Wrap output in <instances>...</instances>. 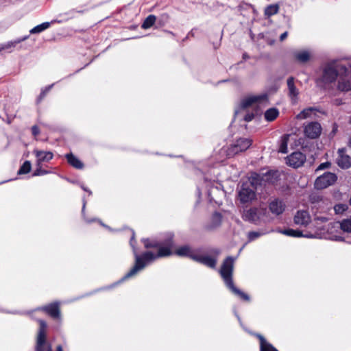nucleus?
Returning a JSON list of instances; mask_svg holds the SVG:
<instances>
[{"label": "nucleus", "instance_id": "1", "mask_svg": "<svg viewBox=\"0 0 351 351\" xmlns=\"http://www.w3.org/2000/svg\"><path fill=\"white\" fill-rule=\"evenodd\" d=\"M328 221V219L324 217H316L315 218V224L317 228V230L315 233H307L305 234H302V231L295 230L292 229L285 230L282 232V234L293 237H304L307 238H326L335 241H341L342 238L340 236L333 234L334 229L339 228L338 223H331L327 225V230L325 231L324 228H319L318 226L320 223H325Z\"/></svg>", "mask_w": 351, "mask_h": 351}, {"label": "nucleus", "instance_id": "2", "mask_svg": "<svg viewBox=\"0 0 351 351\" xmlns=\"http://www.w3.org/2000/svg\"><path fill=\"white\" fill-rule=\"evenodd\" d=\"M135 254V265L133 268L125 276L124 278H128L136 275L139 271L143 269L147 264L152 262L156 258L167 256L171 254V244H168L166 247H160L158 253L154 254L152 252H147L142 256L137 255L136 252L134 250Z\"/></svg>", "mask_w": 351, "mask_h": 351}, {"label": "nucleus", "instance_id": "3", "mask_svg": "<svg viewBox=\"0 0 351 351\" xmlns=\"http://www.w3.org/2000/svg\"><path fill=\"white\" fill-rule=\"evenodd\" d=\"M234 259L232 257H228L222 264L220 269V274L223 279L226 286L236 295L241 299L248 301L249 296L245 293L237 289L232 282V276L233 272Z\"/></svg>", "mask_w": 351, "mask_h": 351}, {"label": "nucleus", "instance_id": "4", "mask_svg": "<svg viewBox=\"0 0 351 351\" xmlns=\"http://www.w3.org/2000/svg\"><path fill=\"white\" fill-rule=\"evenodd\" d=\"M175 254L179 256H189L193 260L211 268H214L217 263L215 259L208 256H203L194 252L186 245L178 247L175 250Z\"/></svg>", "mask_w": 351, "mask_h": 351}, {"label": "nucleus", "instance_id": "5", "mask_svg": "<svg viewBox=\"0 0 351 351\" xmlns=\"http://www.w3.org/2000/svg\"><path fill=\"white\" fill-rule=\"evenodd\" d=\"M259 176L256 173H253L249 178L251 186L247 182L243 184L239 192V197L241 202L245 203L254 199L255 197L254 189L259 183Z\"/></svg>", "mask_w": 351, "mask_h": 351}, {"label": "nucleus", "instance_id": "6", "mask_svg": "<svg viewBox=\"0 0 351 351\" xmlns=\"http://www.w3.org/2000/svg\"><path fill=\"white\" fill-rule=\"evenodd\" d=\"M346 71V68L337 61L326 64L323 70L322 80L326 83L334 82L338 75Z\"/></svg>", "mask_w": 351, "mask_h": 351}, {"label": "nucleus", "instance_id": "7", "mask_svg": "<svg viewBox=\"0 0 351 351\" xmlns=\"http://www.w3.org/2000/svg\"><path fill=\"white\" fill-rule=\"evenodd\" d=\"M40 328L36 337V351H51V345L47 340V324L44 321L39 322Z\"/></svg>", "mask_w": 351, "mask_h": 351}, {"label": "nucleus", "instance_id": "8", "mask_svg": "<svg viewBox=\"0 0 351 351\" xmlns=\"http://www.w3.org/2000/svg\"><path fill=\"white\" fill-rule=\"evenodd\" d=\"M336 174L327 172L317 178L315 181V188L319 190L324 189L332 185L337 181Z\"/></svg>", "mask_w": 351, "mask_h": 351}, {"label": "nucleus", "instance_id": "9", "mask_svg": "<svg viewBox=\"0 0 351 351\" xmlns=\"http://www.w3.org/2000/svg\"><path fill=\"white\" fill-rule=\"evenodd\" d=\"M252 145V141L249 138H240L236 141L228 149V155L233 156L239 152L245 151Z\"/></svg>", "mask_w": 351, "mask_h": 351}, {"label": "nucleus", "instance_id": "10", "mask_svg": "<svg viewBox=\"0 0 351 351\" xmlns=\"http://www.w3.org/2000/svg\"><path fill=\"white\" fill-rule=\"evenodd\" d=\"M304 132L306 137L309 138H316L322 133V127L317 122L308 123L304 127Z\"/></svg>", "mask_w": 351, "mask_h": 351}, {"label": "nucleus", "instance_id": "11", "mask_svg": "<svg viewBox=\"0 0 351 351\" xmlns=\"http://www.w3.org/2000/svg\"><path fill=\"white\" fill-rule=\"evenodd\" d=\"M267 96L265 94L258 95H250L245 98L242 101V106L244 108L254 105H260L267 103Z\"/></svg>", "mask_w": 351, "mask_h": 351}, {"label": "nucleus", "instance_id": "12", "mask_svg": "<svg viewBox=\"0 0 351 351\" xmlns=\"http://www.w3.org/2000/svg\"><path fill=\"white\" fill-rule=\"evenodd\" d=\"M306 161V156L300 152H293L287 157V164L293 168L301 167Z\"/></svg>", "mask_w": 351, "mask_h": 351}, {"label": "nucleus", "instance_id": "13", "mask_svg": "<svg viewBox=\"0 0 351 351\" xmlns=\"http://www.w3.org/2000/svg\"><path fill=\"white\" fill-rule=\"evenodd\" d=\"M265 210L264 209L252 208L244 212L243 218L247 221L256 222L261 219V215L265 214Z\"/></svg>", "mask_w": 351, "mask_h": 351}, {"label": "nucleus", "instance_id": "14", "mask_svg": "<svg viewBox=\"0 0 351 351\" xmlns=\"http://www.w3.org/2000/svg\"><path fill=\"white\" fill-rule=\"evenodd\" d=\"M311 221V215L306 210H298L294 217V222L298 225L306 226Z\"/></svg>", "mask_w": 351, "mask_h": 351}, {"label": "nucleus", "instance_id": "15", "mask_svg": "<svg viewBox=\"0 0 351 351\" xmlns=\"http://www.w3.org/2000/svg\"><path fill=\"white\" fill-rule=\"evenodd\" d=\"M296 141V136L294 134H286L280 140L279 152L285 154L288 152V145L292 146V143Z\"/></svg>", "mask_w": 351, "mask_h": 351}, {"label": "nucleus", "instance_id": "16", "mask_svg": "<svg viewBox=\"0 0 351 351\" xmlns=\"http://www.w3.org/2000/svg\"><path fill=\"white\" fill-rule=\"evenodd\" d=\"M289 96L293 104H296L298 100L299 90L294 84V79L289 77L287 80Z\"/></svg>", "mask_w": 351, "mask_h": 351}, {"label": "nucleus", "instance_id": "17", "mask_svg": "<svg viewBox=\"0 0 351 351\" xmlns=\"http://www.w3.org/2000/svg\"><path fill=\"white\" fill-rule=\"evenodd\" d=\"M339 158H337V164L342 169H348L351 167V158L345 154L343 149H339L338 152Z\"/></svg>", "mask_w": 351, "mask_h": 351}, {"label": "nucleus", "instance_id": "18", "mask_svg": "<svg viewBox=\"0 0 351 351\" xmlns=\"http://www.w3.org/2000/svg\"><path fill=\"white\" fill-rule=\"evenodd\" d=\"M285 208V204L282 201H279L278 199L274 200L269 204L270 211L276 215L282 214L284 212Z\"/></svg>", "mask_w": 351, "mask_h": 351}, {"label": "nucleus", "instance_id": "19", "mask_svg": "<svg viewBox=\"0 0 351 351\" xmlns=\"http://www.w3.org/2000/svg\"><path fill=\"white\" fill-rule=\"evenodd\" d=\"M20 43L21 40L18 39L14 41H9L6 43L0 44V54H2L5 52H12L16 47V46L19 45Z\"/></svg>", "mask_w": 351, "mask_h": 351}, {"label": "nucleus", "instance_id": "20", "mask_svg": "<svg viewBox=\"0 0 351 351\" xmlns=\"http://www.w3.org/2000/svg\"><path fill=\"white\" fill-rule=\"evenodd\" d=\"M34 153L38 163L48 162L53 158V154L50 152L36 150Z\"/></svg>", "mask_w": 351, "mask_h": 351}, {"label": "nucleus", "instance_id": "21", "mask_svg": "<svg viewBox=\"0 0 351 351\" xmlns=\"http://www.w3.org/2000/svg\"><path fill=\"white\" fill-rule=\"evenodd\" d=\"M45 311L54 318L60 317L59 305L57 303L51 304L44 308Z\"/></svg>", "mask_w": 351, "mask_h": 351}, {"label": "nucleus", "instance_id": "22", "mask_svg": "<svg viewBox=\"0 0 351 351\" xmlns=\"http://www.w3.org/2000/svg\"><path fill=\"white\" fill-rule=\"evenodd\" d=\"M316 114V109L314 108H308L300 112L297 116L298 119H305L313 117Z\"/></svg>", "mask_w": 351, "mask_h": 351}, {"label": "nucleus", "instance_id": "23", "mask_svg": "<svg viewBox=\"0 0 351 351\" xmlns=\"http://www.w3.org/2000/svg\"><path fill=\"white\" fill-rule=\"evenodd\" d=\"M279 113L278 109L271 108L265 111L264 117L267 121L271 122L274 121L279 116Z\"/></svg>", "mask_w": 351, "mask_h": 351}, {"label": "nucleus", "instance_id": "24", "mask_svg": "<svg viewBox=\"0 0 351 351\" xmlns=\"http://www.w3.org/2000/svg\"><path fill=\"white\" fill-rule=\"evenodd\" d=\"M295 59L300 62H306L310 60L311 53L306 50H302L295 53Z\"/></svg>", "mask_w": 351, "mask_h": 351}, {"label": "nucleus", "instance_id": "25", "mask_svg": "<svg viewBox=\"0 0 351 351\" xmlns=\"http://www.w3.org/2000/svg\"><path fill=\"white\" fill-rule=\"evenodd\" d=\"M68 162L73 167L77 169H82L83 167L82 162L72 154H69L66 156Z\"/></svg>", "mask_w": 351, "mask_h": 351}, {"label": "nucleus", "instance_id": "26", "mask_svg": "<svg viewBox=\"0 0 351 351\" xmlns=\"http://www.w3.org/2000/svg\"><path fill=\"white\" fill-rule=\"evenodd\" d=\"M279 10V6L278 4H272L267 6L265 10V14L269 17L278 13Z\"/></svg>", "mask_w": 351, "mask_h": 351}, {"label": "nucleus", "instance_id": "27", "mask_svg": "<svg viewBox=\"0 0 351 351\" xmlns=\"http://www.w3.org/2000/svg\"><path fill=\"white\" fill-rule=\"evenodd\" d=\"M49 23L45 22L32 28L29 32L31 34L40 33L49 27Z\"/></svg>", "mask_w": 351, "mask_h": 351}, {"label": "nucleus", "instance_id": "28", "mask_svg": "<svg viewBox=\"0 0 351 351\" xmlns=\"http://www.w3.org/2000/svg\"><path fill=\"white\" fill-rule=\"evenodd\" d=\"M260 339H261V351H278L271 345H270L269 343H267L262 337H260Z\"/></svg>", "mask_w": 351, "mask_h": 351}, {"label": "nucleus", "instance_id": "29", "mask_svg": "<svg viewBox=\"0 0 351 351\" xmlns=\"http://www.w3.org/2000/svg\"><path fill=\"white\" fill-rule=\"evenodd\" d=\"M156 21V16L154 15H149L148 16L145 20L144 21L142 27L143 29H148L151 27Z\"/></svg>", "mask_w": 351, "mask_h": 351}, {"label": "nucleus", "instance_id": "30", "mask_svg": "<svg viewBox=\"0 0 351 351\" xmlns=\"http://www.w3.org/2000/svg\"><path fill=\"white\" fill-rule=\"evenodd\" d=\"M340 228L343 232L351 233V219H346L341 221Z\"/></svg>", "mask_w": 351, "mask_h": 351}, {"label": "nucleus", "instance_id": "31", "mask_svg": "<svg viewBox=\"0 0 351 351\" xmlns=\"http://www.w3.org/2000/svg\"><path fill=\"white\" fill-rule=\"evenodd\" d=\"M348 209V206L344 204H339L334 207V210L336 214H341L343 213L344 211H346Z\"/></svg>", "mask_w": 351, "mask_h": 351}, {"label": "nucleus", "instance_id": "32", "mask_svg": "<svg viewBox=\"0 0 351 351\" xmlns=\"http://www.w3.org/2000/svg\"><path fill=\"white\" fill-rule=\"evenodd\" d=\"M339 88L343 91H348L351 90L350 82H341L339 84Z\"/></svg>", "mask_w": 351, "mask_h": 351}, {"label": "nucleus", "instance_id": "33", "mask_svg": "<svg viewBox=\"0 0 351 351\" xmlns=\"http://www.w3.org/2000/svg\"><path fill=\"white\" fill-rule=\"evenodd\" d=\"M31 170V164L29 161H26L23 163V174L27 173Z\"/></svg>", "mask_w": 351, "mask_h": 351}, {"label": "nucleus", "instance_id": "34", "mask_svg": "<svg viewBox=\"0 0 351 351\" xmlns=\"http://www.w3.org/2000/svg\"><path fill=\"white\" fill-rule=\"evenodd\" d=\"M330 163L328 162H323L322 164H320L319 165V167H317V170H322L324 169H326V168H328L330 167Z\"/></svg>", "mask_w": 351, "mask_h": 351}, {"label": "nucleus", "instance_id": "35", "mask_svg": "<svg viewBox=\"0 0 351 351\" xmlns=\"http://www.w3.org/2000/svg\"><path fill=\"white\" fill-rule=\"evenodd\" d=\"M261 235V233L257 232H252L249 234V237L250 239H254Z\"/></svg>", "mask_w": 351, "mask_h": 351}, {"label": "nucleus", "instance_id": "36", "mask_svg": "<svg viewBox=\"0 0 351 351\" xmlns=\"http://www.w3.org/2000/svg\"><path fill=\"white\" fill-rule=\"evenodd\" d=\"M32 132L34 136H36L39 134V129L38 128V127L36 125H34L32 128Z\"/></svg>", "mask_w": 351, "mask_h": 351}, {"label": "nucleus", "instance_id": "37", "mask_svg": "<svg viewBox=\"0 0 351 351\" xmlns=\"http://www.w3.org/2000/svg\"><path fill=\"white\" fill-rule=\"evenodd\" d=\"M144 243H145V246L146 247H155L156 246V244H152L149 242V241L148 239H145L143 241Z\"/></svg>", "mask_w": 351, "mask_h": 351}, {"label": "nucleus", "instance_id": "38", "mask_svg": "<svg viewBox=\"0 0 351 351\" xmlns=\"http://www.w3.org/2000/svg\"><path fill=\"white\" fill-rule=\"evenodd\" d=\"M288 33L287 32H284L280 35V39L281 41H283L287 37Z\"/></svg>", "mask_w": 351, "mask_h": 351}, {"label": "nucleus", "instance_id": "39", "mask_svg": "<svg viewBox=\"0 0 351 351\" xmlns=\"http://www.w3.org/2000/svg\"><path fill=\"white\" fill-rule=\"evenodd\" d=\"M253 114H247L245 117V120L246 121H250L253 119Z\"/></svg>", "mask_w": 351, "mask_h": 351}, {"label": "nucleus", "instance_id": "40", "mask_svg": "<svg viewBox=\"0 0 351 351\" xmlns=\"http://www.w3.org/2000/svg\"><path fill=\"white\" fill-rule=\"evenodd\" d=\"M44 173H45V172L42 171L37 170V171L34 173V176H40V175H42V174H44Z\"/></svg>", "mask_w": 351, "mask_h": 351}, {"label": "nucleus", "instance_id": "41", "mask_svg": "<svg viewBox=\"0 0 351 351\" xmlns=\"http://www.w3.org/2000/svg\"><path fill=\"white\" fill-rule=\"evenodd\" d=\"M214 218H215V219H217V220H219V221H220V219H221V215H220L219 214H217H217H215V215H214Z\"/></svg>", "mask_w": 351, "mask_h": 351}, {"label": "nucleus", "instance_id": "42", "mask_svg": "<svg viewBox=\"0 0 351 351\" xmlns=\"http://www.w3.org/2000/svg\"><path fill=\"white\" fill-rule=\"evenodd\" d=\"M18 174H19V175L22 174V166L20 167V168L19 169Z\"/></svg>", "mask_w": 351, "mask_h": 351}, {"label": "nucleus", "instance_id": "43", "mask_svg": "<svg viewBox=\"0 0 351 351\" xmlns=\"http://www.w3.org/2000/svg\"><path fill=\"white\" fill-rule=\"evenodd\" d=\"M57 351H63L62 348L61 346H58L57 347Z\"/></svg>", "mask_w": 351, "mask_h": 351}, {"label": "nucleus", "instance_id": "44", "mask_svg": "<svg viewBox=\"0 0 351 351\" xmlns=\"http://www.w3.org/2000/svg\"><path fill=\"white\" fill-rule=\"evenodd\" d=\"M349 145H350V147H351V138H350V141H349Z\"/></svg>", "mask_w": 351, "mask_h": 351}, {"label": "nucleus", "instance_id": "45", "mask_svg": "<svg viewBox=\"0 0 351 351\" xmlns=\"http://www.w3.org/2000/svg\"><path fill=\"white\" fill-rule=\"evenodd\" d=\"M350 123H351V117H350Z\"/></svg>", "mask_w": 351, "mask_h": 351}]
</instances>
